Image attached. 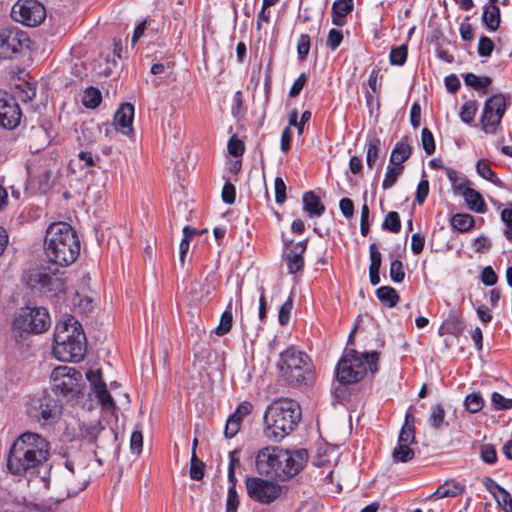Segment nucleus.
Listing matches in <instances>:
<instances>
[{
	"instance_id": "obj_37",
	"label": "nucleus",
	"mask_w": 512,
	"mask_h": 512,
	"mask_svg": "<svg viewBox=\"0 0 512 512\" xmlns=\"http://www.w3.org/2000/svg\"><path fill=\"white\" fill-rule=\"evenodd\" d=\"M403 169V166L389 164L382 182V188L386 190L393 187L398 177L402 174Z\"/></svg>"
},
{
	"instance_id": "obj_8",
	"label": "nucleus",
	"mask_w": 512,
	"mask_h": 512,
	"mask_svg": "<svg viewBox=\"0 0 512 512\" xmlns=\"http://www.w3.org/2000/svg\"><path fill=\"white\" fill-rule=\"evenodd\" d=\"M51 326V317L45 307H22L13 321L15 330L41 334L46 332Z\"/></svg>"
},
{
	"instance_id": "obj_51",
	"label": "nucleus",
	"mask_w": 512,
	"mask_h": 512,
	"mask_svg": "<svg viewBox=\"0 0 512 512\" xmlns=\"http://www.w3.org/2000/svg\"><path fill=\"white\" fill-rule=\"evenodd\" d=\"M421 143L427 155L435 152V141L432 132L428 128H423L421 132Z\"/></svg>"
},
{
	"instance_id": "obj_42",
	"label": "nucleus",
	"mask_w": 512,
	"mask_h": 512,
	"mask_svg": "<svg viewBox=\"0 0 512 512\" xmlns=\"http://www.w3.org/2000/svg\"><path fill=\"white\" fill-rule=\"evenodd\" d=\"M382 229L392 233H398L401 230L399 214L395 211L389 212L382 223Z\"/></svg>"
},
{
	"instance_id": "obj_46",
	"label": "nucleus",
	"mask_w": 512,
	"mask_h": 512,
	"mask_svg": "<svg viewBox=\"0 0 512 512\" xmlns=\"http://www.w3.org/2000/svg\"><path fill=\"white\" fill-rule=\"evenodd\" d=\"M480 458L488 464L493 465L497 462V451L493 444L486 443L480 446Z\"/></svg>"
},
{
	"instance_id": "obj_24",
	"label": "nucleus",
	"mask_w": 512,
	"mask_h": 512,
	"mask_svg": "<svg viewBox=\"0 0 512 512\" xmlns=\"http://www.w3.org/2000/svg\"><path fill=\"white\" fill-rule=\"evenodd\" d=\"M465 491V485L455 480H447L441 484L428 499H442L447 497H457Z\"/></svg>"
},
{
	"instance_id": "obj_52",
	"label": "nucleus",
	"mask_w": 512,
	"mask_h": 512,
	"mask_svg": "<svg viewBox=\"0 0 512 512\" xmlns=\"http://www.w3.org/2000/svg\"><path fill=\"white\" fill-rule=\"evenodd\" d=\"M239 497L236 491V484H231L228 488L226 500V512H237Z\"/></svg>"
},
{
	"instance_id": "obj_60",
	"label": "nucleus",
	"mask_w": 512,
	"mask_h": 512,
	"mask_svg": "<svg viewBox=\"0 0 512 512\" xmlns=\"http://www.w3.org/2000/svg\"><path fill=\"white\" fill-rule=\"evenodd\" d=\"M495 499L504 512H512V497L505 488L502 489Z\"/></svg>"
},
{
	"instance_id": "obj_9",
	"label": "nucleus",
	"mask_w": 512,
	"mask_h": 512,
	"mask_svg": "<svg viewBox=\"0 0 512 512\" xmlns=\"http://www.w3.org/2000/svg\"><path fill=\"white\" fill-rule=\"evenodd\" d=\"M52 390L65 397H75L82 393V373L74 367L58 366L51 373Z\"/></svg>"
},
{
	"instance_id": "obj_57",
	"label": "nucleus",
	"mask_w": 512,
	"mask_h": 512,
	"mask_svg": "<svg viewBox=\"0 0 512 512\" xmlns=\"http://www.w3.org/2000/svg\"><path fill=\"white\" fill-rule=\"evenodd\" d=\"M501 220L505 224L504 235L508 241L512 242V210L510 208L502 210Z\"/></svg>"
},
{
	"instance_id": "obj_23",
	"label": "nucleus",
	"mask_w": 512,
	"mask_h": 512,
	"mask_svg": "<svg viewBox=\"0 0 512 512\" xmlns=\"http://www.w3.org/2000/svg\"><path fill=\"white\" fill-rule=\"evenodd\" d=\"M354 8L353 0H335L331 8L332 23L342 27L346 24V16Z\"/></svg>"
},
{
	"instance_id": "obj_2",
	"label": "nucleus",
	"mask_w": 512,
	"mask_h": 512,
	"mask_svg": "<svg viewBox=\"0 0 512 512\" xmlns=\"http://www.w3.org/2000/svg\"><path fill=\"white\" fill-rule=\"evenodd\" d=\"M86 336L81 323L71 315L56 324L52 352L62 362H79L86 352Z\"/></svg>"
},
{
	"instance_id": "obj_53",
	"label": "nucleus",
	"mask_w": 512,
	"mask_h": 512,
	"mask_svg": "<svg viewBox=\"0 0 512 512\" xmlns=\"http://www.w3.org/2000/svg\"><path fill=\"white\" fill-rule=\"evenodd\" d=\"M241 422H242V420H240L236 416H233V415L229 416V418L226 421V425H225V429H224L225 437L233 438L240 430Z\"/></svg>"
},
{
	"instance_id": "obj_34",
	"label": "nucleus",
	"mask_w": 512,
	"mask_h": 512,
	"mask_svg": "<svg viewBox=\"0 0 512 512\" xmlns=\"http://www.w3.org/2000/svg\"><path fill=\"white\" fill-rule=\"evenodd\" d=\"M463 78L467 86L472 87L473 89L478 91H485L492 82L490 77H480L474 73H467L463 76Z\"/></svg>"
},
{
	"instance_id": "obj_25",
	"label": "nucleus",
	"mask_w": 512,
	"mask_h": 512,
	"mask_svg": "<svg viewBox=\"0 0 512 512\" xmlns=\"http://www.w3.org/2000/svg\"><path fill=\"white\" fill-rule=\"evenodd\" d=\"M482 22L491 32H494L499 28L501 23V14L498 5H484Z\"/></svg>"
},
{
	"instance_id": "obj_3",
	"label": "nucleus",
	"mask_w": 512,
	"mask_h": 512,
	"mask_svg": "<svg viewBox=\"0 0 512 512\" xmlns=\"http://www.w3.org/2000/svg\"><path fill=\"white\" fill-rule=\"evenodd\" d=\"M79 253L80 241L70 224L56 222L47 228L45 254L49 262L66 267L76 261Z\"/></svg>"
},
{
	"instance_id": "obj_48",
	"label": "nucleus",
	"mask_w": 512,
	"mask_h": 512,
	"mask_svg": "<svg viewBox=\"0 0 512 512\" xmlns=\"http://www.w3.org/2000/svg\"><path fill=\"white\" fill-rule=\"evenodd\" d=\"M311 39L308 34H301L297 41V54L301 61H304L310 51Z\"/></svg>"
},
{
	"instance_id": "obj_15",
	"label": "nucleus",
	"mask_w": 512,
	"mask_h": 512,
	"mask_svg": "<svg viewBox=\"0 0 512 512\" xmlns=\"http://www.w3.org/2000/svg\"><path fill=\"white\" fill-rule=\"evenodd\" d=\"M29 41L26 33L17 28H4L0 30V58L7 59L19 52L22 46Z\"/></svg>"
},
{
	"instance_id": "obj_41",
	"label": "nucleus",
	"mask_w": 512,
	"mask_h": 512,
	"mask_svg": "<svg viewBox=\"0 0 512 512\" xmlns=\"http://www.w3.org/2000/svg\"><path fill=\"white\" fill-rule=\"evenodd\" d=\"M464 405L471 413L479 412L484 406V400L480 393H470L466 396Z\"/></svg>"
},
{
	"instance_id": "obj_62",
	"label": "nucleus",
	"mask_w": 512,
	"mask_h": 512,
	"mask_svg": "<svg viewBox=\"0 0 512 512\" xmlns=\"http://www.w3.org/2000/svg\"><path fill=\"white\" fill-rule=\"evenodd\" d=\"M429 194V182L427 179H422L417 186L415 201L422 205Z\"/></svg>"
},
{
	"instance_id": "obj_55",
	"label": "nucleus",
	"mask_w": 512,
	"mask_h": 512,
	"mask_svg": "<svg viewBox=\"0 0 512 512\" xmlns=\"http://www.w3.org/2000/svg\"><path fill=\"white\" fill-rule=\"evenodd\" d=\"M415 442V427L414 425H403L399 437L398 443L412 444Z\"/></svg>"
},
{
	"instance_id": "obj_6",
	"label": "nucleus",
	"mask_w": 512,
	"mask_h": 512,
	"mask_svg": "<svg viewBox=\"0 0 512 512\" xmlns=\"http://www.w3.org/2000/svg\"><path fill=\"white\" fill-rule=\"evenodd\" d=\"M379 353L376 351L359 354L356 350L350 349L339 360L336 367V378L343 385L361 381L370 370L377 371Z\"/></svg>"
},
{
	"instance_id": "obj_5",
	"label": "nucleus",
	"mask_w": 512,
	"mask_h": 512,
	"mask_svg": "<svg viewBox=\"0 0 512 512\" xmlns=\"http://www.w3.org/2000/svg\"><path fill=\"white\" fill-rule=\"evenodd\" d=\"M276 368L279 378L289 386H308L314 381V366L310 357L295 346L280 353Z\"/></svg>"
},
{
	"instance_id": "obj_54",
	"label": "nucleus",
	"mask_w": 512,
	"mask_h": 512,
	"mask_svg": "<svg viewBox=\"0 0 512 512\" xmlns=\"http://www.w3.org/2000/svg\"><path fill=\"white\" fill-rule=\"evenodd\" d=\"M491 401L495 410H509L512 409V399L505 398L498 392H493Z\"/></svg>"
},
{
	"instance_id": "obj_56",
	"label": "nucleus",
	"mask_w": 512,
	"mask_h": 512,
	"mask_svg": "<svg viewBox=\"0 0 512 512\" xmlns=\"http://www.w3.org/2000/svg\"><path fill=\"white\" fill-rule=\"evenodd\" d=\"M292 308L293 300L289 297L279 309L278 321L281 325H286L289 322Z\"/></svg>"
},
{
	"instance_id": "obj_19",
	"label": "nucleus",
	"mask_w": 512,
	"mask_h": 512,
	"mask_svg": "<svg viewBox=\"0 0 512 512\" xmlns=\"http://www.w3.org/2000/svg\"><path fill=\"white\" fill-rule=\"evenodd\" d=\"M308 239L293 243V241H284V246L288 251L284 254L288 272L295 274L304 267V253L306 252Z\"/></svg>"
},
{
	"instance_id": "obj_29",
	"label": "nucleus",
	"mask_w": 512,
	"mask_h": 512,
	"mask_svg": "<svg viewBox=\"0 0 512 512\" xmlns=\"http://www.w3.org/2000/svg\"><path fill=\"white\" fill-rule=\"evenodd\" d=\"M476 171L480 177L493 183L495 186L499 188L505 187L503 181L497 177L495 172L491 169L490 165L485 160L480 159L477 161Z\"/></svg>"
},
{
	"instance_id": "obj_18",
	"label": "nucleus",
	"mask_w": 512,
	"mask_h": 512,
	"mask_svg": "<svg viewBox=\"0 0 512 512\" xmlns=\"http://www.w3.org/2000/svg\"><path fill=\"white\" fill-rule=\"evenodd\" d=\"M286 460L281 463L279 468L278 478L286 480L297 475L304 467L308 459V452L305 449H300L294 452L286 450Z\"/></svg>"
},
{
	"instance_id": "obj_20",
	"label": "nucleus",
	"mask_w": 512,
	"mask_h": 512,
	"mask_svg": "<svg viewBox=\"0 0 512 512\" xmlns=\"http://www.w3.org/2000/svg\"><path fill=\"white\" fill-rule=\"evenodd\" d=\"M134 106L131 103H123L114 115V124L118 131L126 136L133 134Z\"/></svg>"
},
{
	"instance_id": "obj_36",
	"label": "nucleus",
	"mask_w": 512,
	"mask_h": 512,
	"mask_svg": "<svg viewBox=\"0 0 512 512\" xmlns=\"http://www.w3.org/2000/svg\"><path fill=\"white\" fill-rule=\"evenodd\" d=\"M411 444L398 443L392 452L395 462H408L414 458V451L409 447Z\"/></svg>"
},
{
	"instance_id": "obj_39",
	"label": "nucleus",
	"mask_w": 512,
	"mask_h": 512,
	"mask_svg": "<svg viewBox=\"0 0 512 512\" xmlns=\"http://www.w3.org/2000/svg\"><path fill=\"white\" fill-rule=\"evenodd\" d=\"M443 333L459 337L464 331L463 322L457 317L448 318L442 325Z\"/></svg>"
},
{
	"instance_id": "obj_63",
	"label": "nucleus",
	"mask_w": 512,
	"mask_h": 512,
	"mask_svg": "<svg viewBox=\"0 0 512 512\" xmlns=\"http://www.w3.org/2000/svg\"><path fill=\"white\" fill-rule=\"evenodd\" d=\"M236 190L235 186L227 181L222 188V200L226 204H233L235 202Z\"/></svg>"
},
{
	"instance_id": "obj_1",
	"label": "nucleus",
	"mask_w": 512,
	"mask_h": 512,
	"mask_svg": "<svg viewBox=\"0 0 512 512\" xmlns=\"http://www.w3.org/2000/svg\"><path fill=\"white\" fill-rule=\"evenodd\" d=\"M49 456L50 443L46 438L35 432H24L10 446L6 467L14 476L38 478L49 489L52 469Z\"/></svg>"
},
{
	"instance_id": "obj_43",
	"label": "nucleus",
	"mask_w": 512,
	"mask_h": 512,
	"mask_svg": "<svg viewBox=\"0 0 512 512\" xmlns=\"http://www.w3.org/2000/svg\"><path fill=\"white\" fill-rule=\"evenodd\" d=\"M408 49L406 45H400L392 48L389 54V60L392 65L402 66L407 60Z\"/></svg>"
},
{
	"instance_id": "obj_58",
	"label": "nucleus",
	"mask_w": 512,
	"mask_h": 512,
	"mask_svg": "<svg viewBox=\"0 0 512 512\" xmlns=\"http://www.w3.org/2000/svg\"><path fill=\"white\" fill-rule=\"evenodd\" d=\"M275 201L283 204L286 201V184L281 177H276L274 181Z\"/></svg>"
},
{
	"instance_id": "obj_40",
	"label": "nucleus",
	"mask_w": 512,
	"mask_h": 512,
	"mask_svg": "<svg viewBox=\"0 0 512 512\" xmlns=\"http://www.w3.org/2000/svg\"><path fill=\"white\" fill-rule=\"evenodd\" d=\"M16 89L18 90L19 98L24 102L31 101L36 96V84L35 83L24 81L20 84H17Z\"/></svg>"
},
{
	"instance_id": "obj_14",
	"label": "nucleus",
	"mask_w": 512,
	"mask_h": 512,
	"mask_svg": "<svg viewBox=\"0 0 512 512\" xmlns=\"http://www.w3.org/2000/svg\"><path fill=\"white\" fill-rule=\"evenodd\" d=\"M286 459L285 449L267 446L258 451L256 455V468L261 475L278 478L281 463Z\"/></svg>"
},
{
	"instance_id": "obj_45",
	"label": "nucleus",
	"mask_w": 512,
	"mask_h": 512,
	"mask_svg": "<svg viewBox=\"0 0 512 512\" xmlns=\"http://www.w3.org/2000/svg\"><path fill=\"white\" fill-rule=\"evenodd\" d=\"M205 464L200 460L196 453H192L190 462V477L193 480H201L204 477Z\"/></svg>"
},
{
	"instance_id": "obj_22",
	"label": "nucleus",
	"mask_w": 512,
	"mask_h": 512,
	"mask_svg": "<svg viewBox=\"0 0 512 512\" xmlns=\"http://www.w3.org/2000/svg\"><path fill=\"white\" fill-rule=\"evenodd\" d=\"M303 210L310 218H319L325 212V205L313 191H307L302 196Z\"/></svg>"
},
{
	"instance_id": "obj_16",
	"label": "nucleus",
	"mask_w": 512,
	"mask_h": 512,
	"mask_svg": "<svg viewBox=\"0 0 512 512\" xmlns=\"http://www.w3.org/2000/svg\"><path fill=\"white\" fill-rule=\"evenodd\" d=\"M21 109L16 100L7 95L0 94V126L5 129L16 128L21 119Z\"/></svg>"
},
{
	"instance_id": "obj_27",
	"label": "nucleus",
	"mask_w": 512,
	"mask_h": 512,
	"mask_svg": "<svg viewBox=\"0 0 512 512\" xmlns=\"http://www.w3.org/2000/svg\"><path fill=\"white\" fill-rule=\"evenodd\" d=\"M376 296L388 308L395 307L400 300L397 291L391 286H381L376 290Z\"/></svg>"
},
{
	"instance_id": "obj_21",
	"label": "nucleus",
	"mask_w": 512,
	"mask_h": 512,
	"mask_svg": "<svg viewBox=\"0 0 512 512\" xmlns=\"http://www.w3.org/2000/svg\"><path fill=\"white\" fill-rule=\"evenodd\" d=\"M456 191L460 193L469 210L483 214L487 211V206L482 195L473 188L457 186Z\"/></svg>"
},
{
	"instance_id": "obj_44",
	"label": "nucleus",
	"mask_w": 512,
	"mask_h": 512,
	"mask_svg": "<svg viewBox=\"0 0 512 512\" xmlns=\"http://www.w3.org/2000/svg\"><path fill=\"white\" fill-rule=\"evenodd\" d=\"M477 110L478 106L476 101H467L462 105L459 116L464 123L471 124Z\"/></svg>"
},
{
	"instance_id": "obj_49",
	"label": "nucleus",
	"mask_w": 512,
	"mask_h": 512,
	"mask_svg": "<svg viewBox=\"0 0 512 512\" xmlns=\"http://www.w3.org/2000/svg\"><path fill=\"white\" fill-rule=\"evenodd\" d=\"M238 450H233L229 452V466H228V481L230 484H236L237 478L235 475L236 467L240 466V459L238 457Z\"/></svg>"
},
{
	"instance_id": "obj_26",
	"label": "nucleus",
	"mask_w": 512,
	"mask_h": 512,
	"mask_svg": "<svg viewBox=\"0 0 512 512\" xmlns=\"http://www.w3.org/2000/svg\"><path fill=\"white\" fill-rule=\"evenodd\" d=\"M474 224L475 220L473 216L467 213H456L450 219V225L452 228L460 233L470 231Z\"/></svg>"
},
{
	"instance_id": "obj_13",
	"label": "nucleus",
	"mask_w": 512,
	"mask_h": 512,
	"mask_svg": "<svg viewBox=\"0 0 512 512\" xmlns=\"http://www.w3.org/2000/svg\"><path fill=\"white\" fill-rule=\"evenodd\" d=\"M11 16L26 26L36 27L46 17V9L38 0H19L12 8Z\"/></svg>"
},
{
	"instance_id": "obj_11",
	"label": "nucleus",
	"mask_w": 512,
	"mask_h": 512,
	"mask_svg": "<svg viewBox=\"0 0 512 512\" xmlns=\"http://www.w3.org/2000/svg\"><path fill=\"white\" fill-rule=\"evenodd\" d=\"M506 97L495 94L486 100L481 115L482 130L487 134H495L506 112Z\"/></svg>"
},
{
	"instance_id": "obj_61",
	"label": "nucleus",
	"mask_w": 512,
	"mask_h": 512,
	"mask_svg": "<svg viewBox=\"0 0 512 512\" xmlns=\"http://www.w3.org/2000/svg\"><path fill=\"white\" fill-rule=\"evenodd\" d=\"M342 40H343L342 31L334 29V28L329 30L328 38H327V45L332 51L336 50L340 46Z\"/></svg>"
},
{
	"instance_id": "obj_28",
	"label": "nucleus",
	"mask_w": 512,
	"mask_h": 512,
	"mask_svg": "<svg viewBox=\"0 0 512 512\" xmlns=\"http://www.w3.org/2000/svg\"><path fill=\"white\" fill-rule=\"evenodd\" d=\"M412 149L409 144L404 142H397L391 152L390 164L402 166V164L409 159Z\"/></svg>"
},
{
	"instance_id": "obj_12",
	"label": "nucleus",
	"mask_w": 512,
	"mask_h": 512,
	"mask_svg": "<svg viewBox=\"0 0 512 512\" xmlns=\"http://www.w3.org/2000/svg\"><path fill=\"white\" fill-rule=\"evenodd\" d=\"M245 485L248 496L260 504H270L282 493L279 484L259 477H247Z\"/></svg>"
},
{
	"instance_id": "obj_30",
	"label": "nucleus",
	"mask_w": 512,
	"mask_h": 512,
	"mask_svg": "<svg viewBox=\"0 0 512 512\" xmlns=\"http://www.w3.org/2000/svg\"><path fill=\"white\" fill-rule=\"evenodd\" d=\"M65 467L72 475L77 474L79 477L77 485L72 488L73 494H77L79 491L84 490L88 483L86 468L84 466H78L75 468L74 462L72 460H66Z\"/></svg>"
},
{
	"instance_id": "obj_7",
	"label": "nucleus",
	"mask_w": 512,
	"mask_h": 512,
	"mask_svg": "<svg viewBox=\"0 0 512 512\" xmlns=\"http://www.w3.org/2000/svg\"><path fill=\"white\" fill-rule=\"evenodd\" d=\"M23 281L31 290L44 294L58 295L66 288L64 279L45 266L29 268L23 275Z\"/></svg>"
},
{
	"instance_id": "obj_32",
	"label": "nucleus",
	"mask_w": 512,
	"mask_h": 512,
	"mask_svg": "<svg viewBox=\"0 0 512 512\" xmlns=\"http://www.w3.org/2000/svg\"><path fill=\"white\" fill-rule=\"evenodd\" d=\"M102 101V94L98 88L90 86L85 89L81 102L83 106L89 109L97 108Z\"/></svg>"
},
{
	"instance_id": "obj_31",
	"label": "nucleus",
	"mask_w": 512,
	"mask_h": 512,
	"mask_svg": "<svg viewBox=\"0 0 512 512\" xmlns=\"http://www.w3.org/2000/svg\"><path fill=\"white\" fill-rule=\"evenodd\" d=\"M233 324V314H232V300L229 301L226 310L222 313L220 317L219 325L215 328V333L218 336H224L230 332Z\"/></svg>"
},
{
	"instance_id": "obj_35",
	"label": "nucleus",
	"mask_w": 512,
	"mask_h": 512,
	"mask_svg": "<svg viewBox=\"0 0 512 512\" xmlns=\"http://www.w3.org/2000/svg\"><path fill=\"white\" fill-rule=\"evenodd\" d=\"M430 411L429 424L433 429L440 430L444 426H448V423L445 422V410L442 405H433Z\"/></svg>"
},
{
	"instance_id": "obj_17",
	"label": "nucleus",
	"mask_w": 512,
	"mask_h": 512,
	"mask_svg": "<svg viewBox=\"0 0 512 512\" xmlns=\"http://www.w3.org/2000/svg\"><path fill=\"white\" fill-rule=\"evenodd\" d=\"M86 379L88 380L90 387L102 408L105 410H114L116 408V404L107 390L106 383L102 379L101 371L99 369L88 370L86 372Z\"/></svg>"
},
{
	"instance_id": "obj_10",
	"label": "nucleus",
	"mask_w": 512,
	"mask_h": 512,
	"mask_svg": "<svg viewBox=\"0 0 512 512\" xmlns=\"http://www.w3.org/2000/svg\"><path fill=\"white\" fill-rule=\"evenodd\" d=\"M29 415L41 426H51L58 422L62 415V405L58 400L45 396L34 399L28 409Z\"/></svg>"
},
{
	"instance_id": "obj_64",
	"label": "nucleus",
	"mask_w": 512,
	"mask_h": 512,
	"mask_svg": "<svg viewBox=\"0 0 512 512\" xmlns=\"http://www.w3.org/2000/svg\"><path fill=\"white\" fill-rule=\"evenodd\" d=\"M228 151L232 156H241L244 153L243 142L236 138V136H232L228 142Z\"/></svg>"
},
{
	"instance_id": "obj_50",
	"label": "nucleus",
	"mask_w": 512,
	"mask_h": 512,
	"mask_svg": "<svg viewBox=\"0 0 512 512\" xmlns=\"http://www.w3.org/2000/svg\"><path fill=\"white\" fill-rule=\"evenodd\" d=\"M495 48L494 42L487 36H481L478 43V55L482 58H488L491 56Z\"/></svg>"
},
{
	"instance_id": "obj_38",
	"label": "nucleus",
	"mask_w": 512,
	"mask_h": 512,
	"mask_svg": "<svg viewBox=\"0 0 512 512\" xmlns=\"http://www.w3.org/2000/svg\"><path fill=\"white\" fill-rule=\"evenodd\" d=\"M104 428L101 426L99 422L93 424V425H81L80 426V436L83 440L88 441L90 443H94L101 431H103Z\"/></svg>"
},
{
	"instance_id": "obj_4",
	"label": "nucleus",
	"mask_w": 512,
	"mask_h": 512,
	"mask_svg": "<svg viewBox=\"0 0 512 512\" xmlns=\"http://www.w3.org/2000/svg\"><path fill=\"white\" fill-rule=\"evenodd\" d=\"M301 417V407L295 400L282 398L273 401L264 413V436L273 442L281 441L297 427Z\"/></svg>"
},
{
	"instance_id": "obj_59",
	"label": "nucleus",
	"mask_w": 512,
	"mask_h": 512,
	"mask_svg": "<svg viewBox=\"0 0 512 512\" xmlns=\"http://www.w3.org/2000/svg\"><path fill=\"white\" fill-rule=\"evenodd\" d=\"M370 265L369 269L380 270L382 263V256L375 243L369 247Z\"/></svg>"
},
{
	"instance_id": "obj_47",
	"label": "nucleus",
	"mask_w": 512,
	"mask_h": 512,
	"mask_svg": "<svg viewBox=\"0 0 512 512\" xmlns=\"http://www.w3.org/2000/svg\"><path fill=\"white\" fill-rule=\"evenodd\" d=\"M389 275L393 282H395V283L403 282V280L405 278V271H404V265L400 260L394 259L391 261Z\"/></svg>"
},
{
	"instance_id": "obj_33",
	"label": "nucleus",
	"mask_w": 512,
	"mask_h": 512,
	"mask_svg": "<svg viewBox=\"0 0 512 512\" xmlns=\"http://www.w3.org/2000/svg\"><path fill=\"white\" fill-rule=\"evenodd\" d=\"M366 147H367L366 163H367L368 167L372 168L374 166V164L376 163L378 156H379L381 140L376 136L369 137L367 140V143H366Z\"/></svg>"
}]
</instances>
